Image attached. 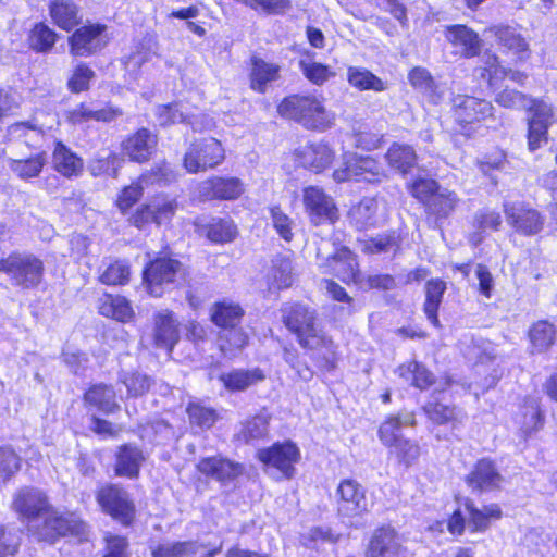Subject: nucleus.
Here are the masks:
<instances>
[{"instance_id":"1","label":"nucleus","mask_w":557,"mask_h":557,"mask_svg":"<svg viewBox=\"0 0 557 557\" xmlns=\"http://www.w3.org/2000/svg\"><path fill=\"white\" fill-rule=\"evenodd\" d=\"M280 321L298 346L314 364L323 371L337 367V345L323 329L318 310L301 300L284 302L280 309Z\"/></svg>"},{"instance_id":"2","label":"nucleus","mask_w":557,"mask_h":557,"mask_svg":"<svg viewBox=\"0 0 557 557\" xmlns=\"http://www.w3.org/2000/svg\"><path fill=\"white\" fill-rule=\"evenodd\" d=\"M144 195V186L134 178L119 189L113 206L120 214L126 216L127 225L137 231H146L151 225L156 227L171 226L181 209L178 197L159 191L153 194L149 200L140 202Z\"/></svg>"},{"instance_id":"3","label":"nucleus","mask_w":557,"mask_h":557,"mask_svg":"<svg viewBox=\"0 0 557 557\" xmlns=\"http://www.w3.org/2000/svg\"><path fill=\"white\" fill-rule=\"evenodd\" d=\"M245 308L231 298H220L209 307V320L218 329V348L224 356L235 357L250 343L243 323Z\"/></svg>"},{"instance_id":"4","label":"nucleus","mask_w":557,"mask_h":557,"mask_svg":"<svg viewBox=\"0 0 557 557\" xmlns=\"http://www.w3.org/2000/svg\"><path fill=\"white\" fill-rule=\"evenodd\" d=\"M276 112L283 120L295 122L308 131L324 132L333 125L323 96L313 92L285 96L277 103Z\"/></svg>"},{"instance_id":"5","label":"nucleus","mask_w":557,"mask_h":557,"mask_svg":"<svg viewBox=\"0 0 557 557\" xmlns=\"http://www.w3.org/2000/svg\"><path fill=\"white\" fill-rule=\"evenodd\" d=\"M188 275L184 263L169 245L163 246L146 261L141 270V284L146 293L154 298L162 297L170 286Z\"/></svg>"},{"instance_id":"6","label":"nucleus","mask_w":557,"mask_h":557,"mask_svg":"<svg viewBox=\"0 0 557 557\" xmlns=\"http://www.w3.org/2000/svg\"><path fill=\"white\" fill-rule=\"evenodd\" d=\"M403 420L398 413L384 417L377 428V438L387 449L388 458L396 465L408 469L416 465L421 456V447L416 440L406 437L403 432Z\"/></svg>"},{"instance_id":"7","label":"nucleus","mask_w":557,"mask_h":557,"mask_svg":"<svg viewBox=\"0 0 557 557\" xmlns=\"http://www.w3.org/2000/svg\"><path fill=\"white\" fill-rule=\"evenodd\" d=\"M462 505L468 513V520L462 510L456 508L447 516L445 521L447 532L454 537L462 536L467 530V524L469 532L472 534L485 533L494 522L502 520L504 517L503 509L497 503H491L479 508L472 498L466 497Z\"/></svg>"},{"instance_id":"8","label":"nucleus","mask_w":557,"mask_h":557,"mask_svg":"<svg viewBox=\"0 0 557 557\" xmlns=\"http://www.w3.org/2000/svg\"><path fill=\"white\" fill-rule=\"evenodd\" d=\"M41 521L33 528L38 542L53 545L64 537L79 541L87 534V523L73 511H61L50 505L42 515Z\"/></svg>"},{"instance_id":"9","label":"nucleus","mask_w":557,"mask_h":557,"mask_svg":"<svg viewBox=\"0 0 557 557\" xmlns=\"http://www.w3.org/2000/svg\"><path fill=\"white\" fill-rule=\"evenodd\" d=\"M95 499L100 511L123 528H132L137 520L135 500L126 488L116 482H106L97 486Z\"/></svg>"},{"instance_id":"10","label":"nucleus","mask_w":557,"mask_h":557,"mask_svg":"<svg viewBox=\"0 0 557 557\" xmlns=\"http://www.w3.org/2000/svg\"><path fill=\"white\" fill-rule=\"evenodd\" d=\"M332 178L337 184L354 182L376 186L387 180V172L376 157L348 152L333 170Z\"/></svg>"},{"instance_id":"11","label":"nucleus","mask_w":557,"mask_h":557,"mask_svg":"<svg viewBox=\"0 0 557 557\" xmlns=\"http://www.w3.org/2000/svg\"><path fill=\"white\" fill-rule=\"evenodd\" d=\"M455 132L466 139L472 138L482 124L494 116L493 104L470 95H457L450 109Z\"/></svg>"},{"instance_id":"12","label":"nucleus","mask_w":557,"mask_h":557,"mask_svg":"<svg viewBox=\"0 0 557 557\" xmlns=\"http://www.w3.org/2000/svg\"><path fill=\"white\" fill-rule=\"evenodd\" d=\"M226 152L220 139L213 136L191 140L182 157V166L188 174H198L219 168Z\"/></svg>"},{"instance_id":"13","label":"nucleus","mask_w":557,"mask_h":557,"mask_svg":"<svg viewBox=\"0 0 557 557\" xmlns=\"http://www.w3.org/2000/svg\"><path fill=\"white\" fill-rule=\"evenodd\" d=\"M0 272L7 274L22 289L38 287L45 275L44 261L33 253L12 251L0 258Z\"/></svg>"},{"instance_id":"14","label":"nucleus","mask_w":557,"mask_h":557,"mask_svg":"<svg viewBox=\"0 0 557 557\" xmlns=\"http://www.w3.org/2000/svg\"><path fill=\"white\" fill-rule=\"evenodd\" d=\"M429 424L434 428H443L446 432L435 435L437 441H450L457 438V432L462 428L467 417L465 410L455 403H446L436 396L426 400L421 407Z\"/></svg>"},{"instance_id":"15","label":"nucleus","mask_w":557,"mask_h":557,"mask_svg":"<svg viewBox=\"0 0 557 557\" xmlns=\"http://www.w3.org/2000/svg\"><path fill=\"white\" fill-rule=\"evenodd\" d=\"M256 458L264 469L274 470L284 480H292L301 461V450L294 441L284 440L258 449Z\"/></svg>"},{"instance_id":"16","label":"nucleus","mask_w":557,"mask_h":557,"mask_svg":"<svg viewBox=\"0 0 557 557\" xmlns=\"http://www.w3.org/2000/svg\"><path fill=\"white\" fill-rule=\"evenodd\" d=\"M67 36L69 52L73 58H89L100 53L108 45V26L90 22L76 26Z\"/></svg>"},{"instance_id":"17","label":"nucleus","mask_w":557,"mask_h":557,"mask_svg":"<svg viewBox=\"0 0 557 557\" xmlns=\"http://www.w3.org/2000/svg\"><path fill=\"white\" fill-rule=\"evenodd\" d=\"M364 557H408L404 535L391 523L376 525L369 533L364 548Z\"/></svg>"},{"instance_id":"18","label":"nucleus","mask_w":557,"mask_h":557,"mask_svg":"<svg viewBox=\"0 0 557 557\" xmlns=\"http://www.w3.org/2000/svg\"><path fill=\"white\" fill-rule=\"evenodd\" d=\"M195 472L203 481H214L221 486L232 484L245 474V466L222 454L200 457Z\"/></svg>"},{"instance_id":"19","label":"nucleus","mask_w":557,"mask_h":557,"mask_svg":"<svg viewBox=\"0 0 557 557\" xmlns=\"http://www.w3.org/2000/svg\"><path fill=\"white\" fill-rule=\"evenodd\" d=\"M527 144L531 152L548 143V131L554 122V108L541 98H530L527 108Z\"/></svg>"},{"instance_id":"20","label":"nucleus","mask_w":557,"mask_h":557,"mask_svg":"<svg viewBox=\"0 0 557 557\" xmlns=\"http://www.w3.org/2000/svg\"><path fill=\"white\" fill-rule=\"evenodd\" d=\"M302 205L313 226L335 224L339 219L336 202L333 197L320 186L309 185L304 187Z\"/></svg>"},{"instance_id":"21","label":"nucleus","mask_w":557,"mask_h":557,"mask_svg":"<svg viewBox=\"0 0 557 557\" xmlns=\"http://www.w3.org/2000/svg\"><path fill=\"white\" fill-rule=\"evenodd\" d=\"M121 156L136 164H146L157 154L159 135L146 126L127 134L120 144Z\"/></svg>"},{"instance_id":"22","label":"nucleus","mask_w":557,"mask_h":557,"mask_svg":"<svg viewBox=\"0 0 557 557\" xmlns=\"http://www.w3.org/2000/svg\"><path fill=\"white\" fill-rule=\"evenodd\" d=\"M336 512L342 518L356 519L368 512L367 492L356 479L345 478L335 491Z\"/></svg>"},{"instance_id":"23","label":"nucleus","mask_w":557,"mask_h":557,"mask_svg":"<svg viewBox=\"0 0 557 557\" xmlns=\"http://www.w3.org/2000/svg\"><path fill=\"white\" fill-rule=\"evenodd\" d=\"M292 157L297 168L321 174L333 165L336 160V151L327 141L318 140L296 148Z\"/></svg>"},{"instance_id":"24","label":"nucleus","mask_w":557,"mask_h":557,"mask_svg":"<svg viewBox=\"0 0 557 557\" xmlns=\"http://www.w3.org/2000/svg\"><path fill=\"white\" fill-rule=\"evenodd\" d=\"M245 190V183L238 176L214 174L202 181L198 195L201 201H235L242 198Z\"/></svg>"},{"instance_id":"25","label":"nucleus","mask_w":557,"mask_h":557,"mask_svg":"<svg viewBox=\"0 0 557 557\" xmlns=\"http://www.w3.org/2000/svg\"><path fill=\"white\" fill-rule=\"evenodd\" d=\"M485 33L494 38L504 54L513 57L515 63H522L530 59V45L518 27L502 23L493 24L485 29Z\"/></svg>"},{"instance_id":"26","label":"nucleus","mask_w":557,"mask_h":557,"mask_svg":"<svg viewBox=\"0 0 557 557\" xmlns=\"http://www.w3.org/2000/svg\"><path fill=\"white\" fill-rule=\"evenodd\" d=\"M321 267L323 273L337 277L346 285L358 284L361 281L357 256L347 246L339 245L335 247Z\"/></svg>"},{"instance_id":"27","label":"nucleus","mask_w":557,"mask_h":557,"mask_svg":"<svg viewBox=\"0 0 557 557\" xmlns=\"http://www.w3.org/2000/svg\"><path fill=\"white\" fill-rule=\"evenodd\" d=\"M195 233L212 245H226L237 239L239 230L236 222L230 216L196 218L193 221Z\"/></svg>"},{"instance_id":"28","label":"nucleus","mask_w":557,"mask_h":557,"mask_svg":"<svg viewBox=\"0 0 557 557\" xmlns=\"http://www.w3.org/2000/svg\"><path fill=\"white\" fill-rule=\"evenodd\" d=\"M152 345L172 355L181 339V323L174 311L163 309L154 312L152 317Z\"/></svg>"},{"instance_id":"29","label":"nucleus","mask_w":557,"mask_h":557,"mask_svg":"<svg viewBox=\"0 0 557 557\" xmlns=\"http://www.w3.org/2000/svg\"><path fill=\"white\" fill-rule=\"evenodd\" d=\"M504 212L508 224L519 235L531 237L544 230L545 216L528 202L506 206Z\"/></svg>"},{"instance_id":"30","label":"nucleus","mask_w":557,"mask_h":557,"mask_svg":"<svg viewBox=\"0 0 557 557\" xmlns=\"http://www.w3.org/2000/svg\"><path fill=\"white\" fill-rule=\"evenodd\" d=\"M466 485L474 493L502 490L504 476L495 460L488 457L478 459L463 479Z\"/></svg>"},{"instance_id":"31","label":"nucleus","mask_w":557,"mask_h":557,"mask_svg":"<svg viewBox=\"0 0 557 557\" xmlns=\"http://www.w3.org/2000/svg\"><path fill=\"white\" fill-rule=\"evenodd\" d=\"M50 505L48 495L34 486L18 488L12 499V509L28 521L40 518Z\"/></svg>"},{"instance_id":"32","label":"nucleus","mask_w":557,"mask_h":557,"mask_svg":"<svg viewBox=\"0 0 557 557\" xmlns=\"http://www.w3.org/2000/svg\"><path fill=\"white\" fill-rule=\"evenodd\" d=\"M51 168L64 180L73 181L84 174L85 161L70 146L58 139L53 141Z\"/></svg>"},{"instance_id":"33","label":"nucleus","mask_w":557,"mask_h":557,"mask_svg":"<svg viewBox=\"0 0 557 557\" xmlns=\"http://www.w3.org/2000/svg\"><path fill=\"white\" fill-rule=\"evenodd\" d=\"M146 457L141 448L132 443H123L116 447L113 471L117 478L137 480Z\"/></svg>"},{"instance_id":"34","label":"nucleus","mask_w":557,"mask_h":557,"mask_svg":"<svg viewBox=\"0 0 557 557\" xmlns=\"http://www.w3.org/2000/svg\"><path fill=\"white\" fill-rule=\"evenodd\" d=\"M84 406L104 416L115 414L121 410L116 392L112 384L92 383L83 393Z\"/></svg>"},{"instance_id":"35","label":"nucleus","mask_w":557,"mask_h":557,"mask_svg":"<svg viewBox=\"0 0 557 557\" xmlns=\"http://www.w3.org/2000/svg\"><path fill=\"white\" fill-rule=\"evenodd\" d=\"M519 433L523 440H529L546 424L545 410L537 399L525 397L519 408Z\"/></svg>"},{"instance_id":"36","label":"nucleus","mask_w":557,"mask_h":557,"mask_svg":"<svg viewBox=\"0 0 557 557\" xmlns=\"http://www.w3.org/2000/svg\"><path fill=\"white\" fill-rule=\"evenodd\" d=\"M281 77V66L274 62H268L259 55L249 58L248 81L251 90L265 94L268 87Z\"/></svg>"},{"instance_id":"37","label":"nucleus","mask_w":557,"mask_h":557,"mask_svg":"<svg viewBox=\"0 0 557 557\" xmlns=\"http://www.w3.org/2000/svg\"><path fill=\"white\" fill-rule=\"evenodd\" d=\"M395 373L411 387L425 392L435 386L436 375L423 362L410 359L397 366Z\"/></svg>"},{"instance_id":"38","label":"nucleus","mask_w":557,"mask_h":557,"mask_svg":"<svg viewBox=\"0 0 557 557\" xmlns=\"http://www.w3.org/2000/svg\"><path fill=\"white\" fill-rule=\"evenodd\" d=\"M97 312L103 318L124 324L135 319V311L131 300L123 295L107 292L97 300Z\"/></svg>"},{"instance_id":"39","label":"nucleus","mask_w":557,"mask_h":557,"mask_svg":"<svg viewBox=\"0 0 557 557\" xmlns=\"http://www.w3.org/2000/svg\"><path fill=\"white\" fill-rule=\"evenodd\" d=\"M48 13L52 24L65 33H71L83 21L82 9L73 0H50Z\"/></svg>"},{"instance_id":"40","label":"nucleus","mask_w":557,"mask_h":557,"mask_svg":"<svg viewBox=\"0 0 557 557\" xmlns=\"http://www.w3.org/2000/svg\"><path fill=\"white\" fill-rule=\"evenodd\" d=\"M267 374L263 369L255 367L251 369H233L223 372L218 380L230 393H240L265 381Z\"/></svg>"},{"instance_id":"41","label":"nucleus","mask_w":557,"mask_h":557,"mask_svg":"<svg viewBox=\"0 0 557 557\" xmlns=\"http://www.w3.org/2000/svg\"><path fill=\"white\" fill-rule=\"evenodd\" d=\"M445 37L454 47L461 48L465 59L478 57L481 52L479 34L466 24H453L445 27Z\"/></svg>"},{"instance_id":"42","label":"nucleus","mask_w":557,"mask_h":557,"mask_svg":"<svg viewBox=\"0 0 557 557\" xmlns=\"http://www.w3.org/2000/svg\"><path fill=\"white\" fill-rule=\"evenodd\" d=\"M384 159L389 170L401 175H407L418 164V154L414 148L405 143L393 141L384 153Z\"/></svg>"},{"instance_id":"43","label":"nucleus","mask_w":557,"mask_h":557,"mask_svg":"<svg viewBox=\"0 0 557 557\" xmlns=\"http://www.w3.org/2000/svg\"><path fill=\"white\" fill-rule=\"evenodd\" d=\"M556 336L557 329L553 322L547 319L533 322L527 332L530 354L540 355L547 352L555 345Z\"/></svg>"},{"instance_id":"44","label":"nucleus","mask_w":557,"mask_h":557,"mask_svg":"<svg viewBox=\"0 0 557 557\" xmlns=\"http://www.w3.org/2000/svg\"><path fill=\"white\" fill-rule=\"evenodd\" d=\"M503 225L500 212L491 208H482L473 215V232L470 234L469 242L473 246L480 245L488 232H498Z\"/></svg>"},{"instance_id":"45","label":"nucleus","mask_w":557,"mask_h":557,"mask_svg":"<svg viewBox=\"0 0 557 557\" xmlns=\"http://www.w3.org/2000/svg\"><path fill=\"white\" fill-rule=\"evenodd\" d=\"M59 40V34L46 22H36L27 33L26 45L35 53H50Z\"/></svg>"},{"instance_id":"46","label":"nucleus","mask_w":557,"mask_h":557,"mask_svg":"<svg viewBox=\"0 0 557 557\" xmlns=\"http://www.w3.org/2000/svg\"><path fill=\"white\" fill-rule=\"evenodd\" d=\"M446 289V283L440 277L430 278L424 285L425 299L423 302V312L435 327H441L438 310Z\"/></svg>"},{"instance_id":"47","label":"nucleus","mask_w":557,"mask_h":557,"mask_svg":"<svg viewBox=\"0 0 557 557\" xmlns=\"http://www.w3.org/2000/svg\"><path fill=\"white\" fill-rule=\"evenodd\" d=\"M132 278V267L126 259H110L99 271L97 281L106 286H126Z\"/></svg>"},{"instance_id":"48","label":"nucleus","mask_w":557,"mask_h":557,"mask_svg":"<svg viewBox=\"0 0 557 557\" xmlns=\"http://www.w3.org/2000/svg\"><path fill=\"white\" fill-rule=\"evenodd\" d=\"M47 164V153L44 150L25 158L11 159L10 170L22 181L37 178Z\"/></svg>"},{"instance_id":"49","label":"nucleus","mask_w":557,"mask_h":557,"mask_svg":"<svg viewBox=\"0 0 557 557\" xmlns=\"http://www.w3.org/2000/svg\"><path fill=\"white\" fill-rule=\"evenodd\" d=\"M185 412L190 426L202 431L212 429L220 419L218 410L211 406H207L200 399L189 400L186 405Z\"/></svg>"},{"instance_id":"50","label":"nucleus","mask_w":557,"mask_h":557,"mask_svg":"<svg viewBox=\"0 0 557 557\" xmlns=\"http://www.w3.org/2000/svg\"><path fill=\"white\" fill-rule=\"evenodd\" d=\"M177 174L166 159L156 162L152 166L144 170L137 177V182L146 187L165 186L176 181Z\"/></svg>"},{"instance_id":"51","label":"nucleus","mask_w":557,"mask_h":557,"mask_svg":"<svg viewBox=\"0 0 557 557\" xmlns=\"http://www.w3.org/2000/svg\"><path fill=\"white\" fill-rule=\"evenodd\" d=\"M346 75L348 84L358 91L373 90L381 92L387 89V83L368 69L349 66Z\"/></svg>"},{"instance_id":"52","label":"nucleus","mask_w":557,"mask_h":557,"mask_svg":"<svg viewBox=\"0 0 557 557\" xmlns=\"http://www.w3.org/2000/svg\"><path fill=\"white\" fill-rule=\"evenodd\" d=\"M460 199L454 190L438 191L426 205L425 211L436 221L446 220L459 206Z\"/></svg>"},{"instance_id":"53","label":"nucleus","mask_w":557,"mask_h":557,"mask_svg":"<svg viewBox=\"0 0 557 557\" xmlns=\"http://www.w3.org/2000/svg\"><path fill=\"white\" fill-rule=\"evenodd\" d=\"M123 165L122 156L110 151L106 157H95L88 164V171L92 177L117 178Z\"/></svg>"},{"instance_id":"54","label":"nucleus","mask_w":557,"mask_h":557,"mask_svg":"<svg viewBox=\"0 0 557 557\" xmlns=\"http://www.w3.org/2000/svg\"><path fill=\"white\" fill-rule=\"evenodd\" d=\"M268 280L270 287H274L277 290L292 286V260L288 256L278 255L272 260Z\"/></svg>"},{"instance_id":"55","label":"nucleus","mask_w":557,"mask_h":557,"mask_svg":"<svg viewBox=\"0 0 557 557\" xmlns=\"http://www.w3.org/2000/svg\"><path fill=\"white\" fill-rule=\"evenodd\" d=\"M96 72L86 62L75 64L66 79V88L71 94H82L90 89Z\"/></svg>"},{"instance_id":"56","label":"nucleus","mask_w":557,"mask_h":557,"mask_svg":"<svg viewBox=\"0 0 557 557\" xmlns=\"http://www.w3.org/2000/svg\"><path fill=\"white\" fill-rule=\"evenodd\" d=\"M198 550L195 541L159 543L151 548V557H193Z\"/></svg>"},{"instance_id":"57","label":"nucleus","mask_w":557,"mask_h":557,"mask_svg":"<svg viewBox=\"0 0 557 557\" xmlns=\"http://www.w3.org/2000/svg\"><path fill=\"white\" fill-rule=\"evenodd\" d=\"M269 416L260 413L250 416L244 421L239 432V437L247 444L262 440L267 437L269 433Z\"/></svg>"},{"instance_id":"58","label":"nucleus","mask_w":557,"mask_h":557,"mask_svg":"<svg viewBox=\"0 0 557 557\" xmlns=\"http://www.w3.org/2000/svg\"><path fill=\"white\" fill-rule=\"evenodd\" d=\"M377 213V201L375 198L364 197L360 199L349 211V216L360 227H368L375 224Z\"/></svg>"},{"instance_id":"59","label":"nucleus","mask_w":557,"mask_h":557,"mask_svg":"<svg viewBox=\"0 0 557 557\" xmlns=\"http://www.w3.org/2000/svg\"><path fill=\"white\" fill-rule=\"evenodd\" d=\"M255 12L263 13L265 15H285L288 13L293 3L292 0H234Z\"/></svg>"},{"instance_id":"60","label":"nucleus","mask_w":557,"mask_h":557,"mask_svg":"<svg viewBox=\"0 0 557 557\" xmlns=\"http://www.w3.org/2000/svg\"><path fill=\"white\" fill-rule=\"evenodd\" d=\"M408 190L416 200L426 207L441 190V185L433 178L417 177L410 183Z\"/></svg>"},{"instance_id":"61","label":"nucleus","mask_w":557,"mask_h":557,"mask_svg":"<svg viewBox=\"0 0 557 557\" xmlns=\"http://www.w3.org/2000/svg\"><path fill=\"white\" fill-rule=\"evenodd\" d=\"M299 69L302 75L313 85L322 86L330 78L335 76V72L330 65L314 61H299Z\"/></svg>"},{"instance_id":"62","label":"nucleus","mask_w":557,"mask_h":557,"mask_svg":"<svg viewBox=\"0 0 557 557\" xmlns=\"http://www.w3.org/2000/svg\"><path fill=\"white\" fill-rule=\"evenodd\" d=\"M102 542L101 557H131L129 541L126 535L107 532Z\"/></svg>"},{"instance_id":"63","label":"nucleus","mask_w":557,"mask_h":557,"mask_svg":"<svg viewBox=\"0 0 557 557\" xmlns=\"http://www.w3.org/2000/svg\"><path fill=\"white\" fill-rule=\"evenodd\" d=\"M22 468V458L10 445L0 446V481L8 482Z\"/></svg>"},{"instance_id":"64","label":"nucleus","mask_w":557,"mask_h":557,"mask_svg":"<svg viewBox=\"0 0 557 557\" xmlns=\"http://www.w3.org/2000/svg\"><path fill=\"white\" fill-rule=\"evenodd\" d=\"M507 69L500 64L499 58L492 54L486 64L480 69V78L486 83L487 88H497L507 77Z\"/></svg>"}]
</instances>
